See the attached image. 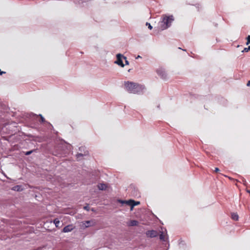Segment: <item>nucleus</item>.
Wrapping results in <instances>:
<instances>
[{
  "label": "nucleus",
  "mask_w": 250,
  "mask_h": 250,
  "mask_svg": "<svg viewBox=\"0 0 250 250\" xmlns=\"http://www.w3.org/2000/svg\"><path fill=\"white\" fill-rule=\"evenodd\" d=\"M125 86L127 91L134 94L139 93L144 89L143 85L128 81L125 83Z\"/></svg>",
  "instance_id": "f257e3e1"
},
{
  "label": "nucleus",
  "mask_w": 250,
  "mask_h": 250,
  "mask_svg": "<svg viewBox=\"0 0 250 250\" xmlns=\"http://www.w3.org/2000/svg\"><path fill=\"white\" fill-rule=\"evenodd\" d=\"M174 21L172 15L167 16L166 15H163L162 21L159 22V28L161 30H164L170 26L171 22Z\"/></svg>",
  "instance_id": "f03ea898"
},
{
  "label": "nucleus",
  "mask_w": 250,
  "mask_h": 250,
  "mask_svg": "<svg viewBox=\"0 0 250 250\" xmlns=\"http://www.w3.org/2000/svg\"><path fill=\"white\" fill-rule=\"evenodd\" d=\"M118 202L121 203L122 204H125L126 205L129 206L131 207V210H132L134 206L136 205H138L140 204V202H136L133 200H119Z\"/></svg>",
  "instance_id": "7ed1b4c3"
},
{
  "label": "nucleus",
  "mask_w": 250,
  "mask_h": 250,
  "mask_svg": "<svg viewBox=\"0 0 250 250\" xmlns=\"http://www.w3.org/2000/svg\"><path fill=\"white\" fill-rule=\"evenodd\" d=\"M123 59L124 60H126V57L124 56L121 54H118L117 55V60L115 62L116 64L121 66L122 67H123L125 66L122 61Z\"/></svg>",
  "instance_id": "20e7f679"
},
{
  "label": "nucleus",
  "mask_w": 250,
  "mask_h": 250,
  "mask_svg": "<svg viewBox=\"0 0 250 250\" xmlns=\"http://www.w3.org/2000/svg\"><path fill=\"white\" fill-rule=\"evenodd\" d=\"M157 73L158 75L164 80H166L167 79V74L166 73L165 71L162 68H159L157 70Z\"/></svg>",
  "instance_id": "39448f33"
},
{
  "label": "nucleus",
  "mask_w": 250,
  "mask_h": 250,
  "mask_svg": "<svg viewBox=\"0 0 250 250\" xmlns=\"http://www.w3.org/2000/svg\"><path fill=\"white\" fill-rule=\"evenodd\" d=\"M146 235L147 237L150 238L155 237L158 235V232L154 230H148L146 232Z\"/></svg>",
  "instance_id": "423d86ee"
},
{
  "label": "nucleus",
  "mask_w": 250,
  "mask_h": 250,
  "mask_svg": "<svg viewBox=\"0 0 250 250\" xmlns=\"http://www.w3.org/2000/svg\"><path fill=\"white\" fill-rule=\"evenodd\" d=\"M82 223L84 228H88L94 225V223L93 221H86L83 222Z\"/></svg>",
  "instance_id": "0eeeda50"
},
{
  "label": "nucleus",
  "mask_w": 250,
  "mask_h": 250,
  "mask_svg": "<svg viewBox=\"0 0 250 250\" xmlns=\"http://www.w3.org/2000/svg\"><path fill=\"white\" fill-rule=\"evenodd\" d=\"M74 228L72 225H69L65 226L62 229L63 232H68L73 229Z\"/></svg>",
  "instance_id": "6e6552de"
},
{
  "label": "nucleus",
  "mask_w": 250,
  "mask_h": 250,
  "mask_svg": "<svg viewBox=\"0 0 250 250\" xmlns=\"http://www.w3.org/2000/svg\"><path fill=\"white\" fill-rule=\"evenodd\" d=\"M139 222L136 220H131L129 223L128 226H138Z\"/></svg>",
  "instance_id": "1a4fd4ad"
},
{
  "label": "nucleus",
  "mask_w": 250,
  "mask_h": 250,
  "mask_svg": "<svg viewBox=\"0 0 250 250\" xmlns=\"http://www.w3.org/2000/svg\"><path fill=\"white\" fill-rule=\"evenodd\" d=\"M98 188L100 190H105L107 188V185L105 184H99Z\"/></svg>",
  "instance_id": "9d476101"
},
{
  "label": "nucleus",
  "mask_w": 250,
  "mask_h": 250,
  "mask_svg": "<svg viewBox=\"0 0 250 250\" xmlns=\"http://www.w3.org/2000/svg\"><path fill=\"white\" fill-rule=\"evenodd\" d=\"M53 222L55 224V225L57 228H60V227L59 226L60 222L58 219L56 218V219H54Z\"/></svg>",
  "instance_id": "9b49d317"
},
{
  "label": "nucleus",
  "mask_w": 250,
  "mask_h": 250,
  "mask_svg": "<svg viewBox=\"0 0 250 250\" xmlns=\"http://www.w3.org/2000/svg\"><path fill=\"white\" fill-rule=\"evenodd\" d=\"M231 218L232 219H233L234 220H238V218H239V216L236 213H233L232 214H231Z\"/></svg>",
  "instance_id": "f8f14e48"
},
{
  "label": "nucleus",
  "mask_w": 250,
  "mask_h": 250,
  "mask_svg": "<svg viewBox=\"0 0 250 250\" xmlns=\"http://www.w3.org/2000/svg\"><path fill=\"white\" fill-rule=\"evenodd\" d=\"M20 188H21L20 186H15L14 187H13V189L15 190H18V191L20 190Z\"/></svg>",
  "instance_id": "ddd939ff"
},
{
  "label": "nucleus",
  "mask_w": 250,
  "mask_h": 250,
  "mask_svg": "<svg viewBox=\"0 0 250 250\" xmlns=\"http://www.w3.org/2000/svg\"><path fill=\"white\" fill-rule=\"evenodd\" d=\"M41 117V121L40 122L42 123H44L45 122V119L42 116V115H40Z\"/></svg>",
  "instance_id": "4468645a"
},
{
  "label": "nucleus",
  "mask_w": 250,
  "mask_h": 250,
  "mask_svg": "<svg viewBox=\"0 0 250 250\" xmlns=\"http://www.w3.org/2000/svg\"><path fill=\"white\" fill-rule=\"evenodd\" d=\"M249 43H250V35H249L248 37H247V44H249Z\"/></svg>",
  "instance_id": "2eb2a0df"
},
{
  "label": "nucleus",
  "mask_w": 250,
  "mask_h": 250,
  "mask_svg": "<svg viewBox=\"0 0 250 250\" xmlns=\"http://www.w3.org/2000/svg\"><path fill=\"white\" fill-rule=\"evenodd\" d=\"M146 25H148V28L149 29H152V26L150 25V23H148V22H146Z\"/></svg>",
  "instance_id": "dca6fc26"
},
{
  "label": "nucleus",
  "mask_w": 250,
  "mask_h": 250,
  "mask_svg": "<svg viewBox=\"0 0 250 250\" xmlns=\"http://www.w3.org/2000/svg\"><path fill=\"white\" fill-rule=\"evenodd\" d=\"M33 151V150L27 151L25 153V155H29L31 154Z\"/></svg>",
  "instance_id": "f3484780"
},
{
  "label": "nucleus",
  "mask_w": 250,
  "mask_h": 250,
  "mask_svg": "<svg viewBox=\"0 0 250 250\" xmlns=\"http://www.w3.org/2000/svg\"><path fill=\"white\" fill-rule=\"evenodd\" d=\"M160 239L161 240H164V235H163V234H161L160 235Z\"/></svg>",
  "instance_id": "a211bd4d"
},
{
  "label": "nucleus",
  "mask_w": 250,
  "mask_h": 250,
  "mask_svg": "<svg viewBox=\"0 0 250 250\" xmlns=\"http://www.w3.org/2000/svg\"><path fill=\"white\" fill-rule=\"evenodd\" d=\"M249 50V47L248 48H245L243 52H248Z\"/></svg>",
  "instance_id": "6ab92c4d"
},
{
  "label": "nucleus",
  "mask_w": 250,
  "mask_h": 250,
  "mask_svg": "<svg viewBox=\"0 0 250 250\" xmlns=\"http://www.w3.org/2000/svg\"><path fill=\"white\" fill-rule=\"evenodd\" d=\"M83 156V155L82 154L79 153L77 155V159H78L80 157Z\"/></svg>",
  "instance_id": "aec40b11"
},
{
  "label": "nucleus",
  "mask_w": 250,
  "mask_h": 250,
  "mask_svg": "<svg viewBox=\"0 0 250 250\" xmlns=\"http://www.w3.org/2000/svg\"><path fill=\"white\" fill-rule=\"evenodd\" d=\"M220 171L219 169L218 168V167H216L214 169V172H218Z\"/></svg>",
  "instance_id": "412c9836"
},
{
  "label": "nucleus",
  "mask_w": 250,
  "mask_h": 250,
  "mask_svg": "<svg viewBox=\"0 0 250 250\" xmlns=\"http://www.w3.org/2000/svg\"><path fill=\"white\" fill-rule=\"evenodd\" d=\"M125 60V64L126 65H128L129 64V62L126 59V60Z\"/></svg>",
  "instance_id": "4be33fe9"
},
{
  "label": "nucleus",
  "mask_w": 250,
  "mask_h": 250,
  "mask_svg": "<svg viewBox=\"0 0 250 250\" xmlns=\"http://www.w3.org/2000/svg\"><path fill=\"white\" fill-rule=\"evenodd\" d=\"M5 72L4 71H1V70L0 69V75H2V74H5Z\"/></svg>",
  "instance_id": "5701e85b"
},
{
  "label": "nucleus",
  "mask_w": 250,
  "mask_h": 250,
  "mask_svg": "<svg viewBox=\"0 0 250 250\" xmlns=\"http://www.w3.org/2000/svg\"><path fill=\"white\" fill-rule=\"evenodd\" d=\"M88 208H89L88 206H85L84 207V209L87 210H88Z\"/></svg>",
  "instance_id": "b1692460"
},
{
  "label": "nucleus",
  "mask_w": 250,
  "mask_h": 250,
  "mask_svg": "<svg viewBox=\"0 0 250 250\" xmlns=\"http://www.w3.org/2000/svg\"><path fill=\"white\" fill-rule=\"evenodd\" d=\"M247 86H250V80L248 82V83H247Z\"/></svg>",
  "instance_id": "393cba45"
},
{
  "label": "nucleus",
  "mask_w": 250,
  "mask_h": 250,
  "mask_svg": "<svg viewBox=\"0 0 250 250\" xmlns=\"http://www.w3.org/2000/svg\"><path fill=\"white\" fill-rule=\"evenodd\" d=\"M246 191H247V192H248V193H250V190H249V189H247L246 190Z\"/></svg>",
  "instance_id": "a878e982"
},
{
  "label": "nucleus",
  "mask_w": 250,
  "mask_h": 250,
  "mask_svg": "<svg viewBox=\"0 0 250 250\" xmlns=\"http://www.w3.org/2000/svg\"><path fill=\"white\" fill-rule=\"evenodd\" d=\"M141 58V57L139 55H138L137 57H136V59H138V58Z\"/></svg>",
  "instance_id": "bb28decb"
},
{
  "label": "nucleus",
  "mask_w": 250,
  "mask_h": 250,
  "mask_svg": "<svg viewBox=\"0 0 250 250\" xmlns=\"http://www.w3.org/2000/svg\"><path fill=\"white\" fill-rule=\"evenodd\" d=\"M250 50V46H249Z\"/></svg>",
  "instance_id": "cd10ccee"
}]
</instances>
